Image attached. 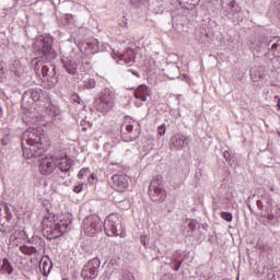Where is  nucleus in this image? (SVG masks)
<instances>
[{"label": "nucleus", "instance_id": "f257e3e1", "mask_svg": "<svg viewBox=\"0 0 280 280\" xmlns=\"http://www.w3.org/2000/svg\"><path fill=\"white\" fill-rule=\"evenodd\" d=\"M49 143L43 127H30L22 135V150L24 159L43 156Z\"/></svg>", "mask_w": 280, "mask_h": 280}, {"label": "nucleus", "instance_id": "f03ea898", "mask_svg": "<svg viewBox=\"0 0 280 280\" xmlns=\"http://www.w3.org/2000/svg\"><path fill=\"white\" fill-rule=\"evenodd\" d=\"M54 217H45L42 224L44 233L47 234V240H58L71 226V219H61L59 222H54Z\"/></svg>", "mask_w": 280, "mask_h": 280}, {"label": "nucleus", "instance_id": "7ed1b4c3", "mask_svg": "<svg viewBox=\"0 0 280 280\" xmlns=\"http://www.w3.org/2000/svg\"><path fill=\"white\" fill-rule=\"evenodd\" d=\"M35 56L42 60H56L58 52L54 49V38L50 36L39 35L34 44Z\"/></svg>", "mask_w": 280, "mask_h": 280}, {"label": "nucleus", "instance_id": "20e7f679", "mask_svg": "<svg viewBox=\"0 0 280 280\" xmlns=\"http://www.w3.org/2000/svg\"><path fill=\"white\" fill-rule=\"evenodd\" d=\"M221 14L231 23L244 21V11L235 0H221Z\"/></svg>", "mask_w": 280, "mask_h": 280}, {"label": "nucleus", "instance_id": "39448f33", "mask_svg": "<svg viewBox=\"0 0 280 280\" xmlns=\"http://www.w3.org/2000/svg\"><path fill=\"white\" fill-rule=\"evenodd\" d=\"M115 90L110 88H105L98 98H95L93 102V107L97 113H102V115H106V113H110L113 108H115Z\"/></svg>", "mask_w": 280, "mask_h": 280}, {"label": "nucleus", "instance_id": "423d86ee", "mask_svg": "<svg viewBox=\"0 0 280 280\" xmlns=\"http://www.w3.org/2000/svg\"><path fill=\"white\" fill-rule=\"evenodd\" d=\"M104 223L97 215H89L83 220V231L89 237H94L97 233H102Z\"/></svg>", "mask_w": 280, "mask_h": 280}, {"label": "nucleus", "instance_id": "0eeeda50", "mask_svg": "<svg viewBox=\"0 0 280 280\" xmlns=\"http://www.w3.org/2000/svg\"><path fill=\"white\" fill-rule=\"evenodd\" d=\"M100 266H102V260H100L97 257L89 260L81 270L82 279H97V275H100Z\"/></svg>", "mask_w": 280, "mask_h": 280}, {"label": "nucleus", "instance_id": "6e6552de", "mask_svg": "<svg viewBox=\"0 0 280 280\" xmlns=\"http://www.w3.org/2000/svg\"><path fill=\"white\" fill-rule=\"evenodd\" d=\"M40 73L43 78H46L47 82H50L52 86L58 84V74L56 72V65L51 60H46L42 66Z\"/></svg>", "mask_w": 280, "mask_h": 280}, {"label": "nucleus", "instance_id": "1a4fd4ad", "mask_svg": "<svg viewBox=\"0 0 280 280\" xmlns=\"http://www.w3.org/2000/svg\"><path fill=\"white\" fill-rule=\"evenodd\" d=\"M36 159H38L39 172L43 174V176H49V174L54 173V170H56V162L54 161V158L47 156L45 153H43Z\"/></svg>", "mask_w": 280, "mask_h": 280}, {"label": "nucleus", "instance_id": "9d476101", "mask_svg": "<svg viewBox=\"0 0 280 280\" xmlns=\"http://www.w3.org/2000/svg\"><path fill=\"white\" fill-rule=\"evenodd\" d=\"M119 218H117V215L115 214H109L104 223V231H105V235H107V237H117L119 235V233L117 232V226L119 225Z\"/></svg>", "mask_w": 280, "mask_h": 280}, {"label": "nucleus", "instance_id": "9b49d317", "mask_svg": "<svg viewBox=\"0 0 280 280\" xmlns=\"http://www.w3.org/2000/svg\"><path fill=\"white\" fill-rule=\"evenodd\" d=\"M256 207L259 211H266V213H271L272 211V195L267 191H262L260 196H258V200L256 201Z\"/></svg>", "mask_w": 280, "mask_h": 280}, {"label": "nucleus", "instance_id": "f8f14e48", "mask_svg": "<svg viewBox=\"0 0 280 280\" xmlns=\"http://www.w3.org/2000/svg\"><path fill=\"white\" fill-rule=\"evenodd\" d=\"M120 135L121 140L126 143H130V141H137V139H139V132L135 133V127L132 125H122Z\"/></svg>", "mask_w": 280, "mask_h": 280}, {"label": "nucleus", "instance_id": "ddd939ff", "mask_svg": "<svg viewBox=\"0 0 280 280\" xmlns=\"http://www.w3.org/2000/svg\"><path fill=\"white\" fill-rule=\"evenodd\" d=\"M189 143H191V137L183 135H176L171 139V148L173 150H183V148L189 147Z\"/></svg>", "mask_w": 280, "mask_h": 280}, {"label": "nucleus", "instance_id": "4468645a", "mask_svg": "<svg viewBox=\"0 0 280 280\" xmlns=\"http://www.w3.org/2000/svg\"><path fill=\"white\" fill-rule=\"evenodd\" d=\"M148 194L152 202H165L167 198V192L163 187H149Z\"/></svg>", "mask_w": 280, "mask_h": 280}, {"label": "nucleus", "instance_id": "2eb2a0df", "mask_svg": "<svg viewBox=\"0 0 280 280\" xmlns=\"http://www.w3.org/2000/svg\"><path fill=\"white\" fill-rule=\"evenodd\" d=\"M43 96V90L35 88V89H28L24 92L22 100L23 102H28L32 100V102H40V97Z\"/></svg>", "mask_w": 280, "mask_h": 280}, {"label": "nucleus", "instance_id": "dca6fc26", "mask_svg": "<svg viewBox=\"0 0 280 280\" xmlns=\"http://www.w3.org/2000/svg\"><path fill=\"white\" fill-rule=\"evenodd\" d=\"M112 182L114 187H116L117 191L124 192L126 188L129 186L128 176L126 175H113Z\"/></svg>", "mask_w": 280, "mask_h": 280}, {"label": "nucleus", "instance_id": "f3484780", "mask_svg": "<svg viewBox=\"0 0 280 280\" xmlns=\"http://www.w3.org/2000/svg\"><path fill=\"white\" fill-rule=\"evenodd\" d=\"M272 43H275V39L267 37L265 35H260L258 37V44H253L252 49H256L257 51H262V50H266V48L268 49V47H270Z\"/></svg>", "mask_w": 280, "mask_h": 280}, {"label": "nucleus", "instance_id": "a211bd4d", "mask_svg": "<svg viewBox=\"0 0 280 280\" xmlns=\"http://www.w3.org/2000/svg\"><path fill=\"white\" fill-rule=\"evenodd\" d=\"M120 62L127 65V67H132L137 62V52L132 48H127L124 55L120 57Z\"/></svg>", "mask_w": 280, "mask_h": 280}, {"label": "nucleus", "instance_id": "6ab92c4d", "mask_svg": "<svg viewBox=\"0 0 280 280\" xmlns=\"http://www.w3.org/2000/svg\"><path fill=\"white\" fill-rule=\"evenodd\" d=\"M85 49L90 51V54H98V51H104V45L100 46V40L90 38L85 42Z\"/></svg>", "mask_w": 280, "mask_h": 280}, {"label": "nucleus", "instance_id": "aec40b11", "mask_svg": "<svg viewBox=\"0 0 280 280\" xmlns=\"http://www.w3.org/2000/svg\"><path fill=\"white\" fill-rule=\"evenodd\" d=\"M63 69L70 75H75L78 73V62L71 59H63L62 60Z\"/></svg>", "mask_w": 280, "mask_h": 280}, {"label": "nucleus", "instance_id": "412c9836", "mask_svg": "<svg viewBox=\"0 0 280 280\" xmlns=\"http://www.w3.org/2000/svg\"><path fill=\"white\" fill-rule=\"evenodd\" d=\"M148 95H150V92L148 91V88L143 84L138 86L135 91L136 100H140L141 102H148Z\"/></svg>", "mask_w": 280, "mask_h": 280}, {"label": "nucleus", "instance_id": "4be33fe9", "mask_svg": "<svg viewBox=\"0 0 280 280\" xmlns=\"http://www.w3.org/2000/svg\"><path fill=\"white\" fill-rule=\"evenodd\" d=\"M12 130L8 127H1L0 128V137H2L0 139V143H2V145H8L10 143V141H12Z\"/></svg>", "mask_w": 280, "mask_h": 280}, {"label": "nucleus", "instance_id": "5701e85b", "mask_svg": "<svg viewBox=\"0 0 280 280\" xmlns=\"http://www.w3.org/2000/svg\"><path fill=\"white\" fill-rule=\"evenodd\" d=\"M0 272L2 275H12L14 272V267L12 266V262H10V259L3 258L2 265H0Z\"/></svg>", "mask_w": 280, "mask_h": 280}, {"label": "nucleus", "instance_id": "b1692460", "mask_svg": "<svg viewBox=\"0 0 280 280\" xmlns=\"http://www.w3.org/2000/svg\"><path fill=\"white\" fill-rule=\"evenodd\" d=\"M185 259H180L178 256L173 255L171 258L170 267L174 272H178L180 270V266H183Z\"/></svg>", "mask_w": 280, "mask_h": 280}, {"label": "nucleus", "instance_id": "393cba45", "mask_svg": "<svg viewBox=\"0 0 280 280\" xmlns=\"http://www.w3.org/2000/svg\"><path fill=\"white\" fill-rule=\"evenodd\" d=\"M270 51L272 56H275L276 58L280 57V38L277 39L276 42H272L271 47L267 48V54H270Z\"/></svg>", "mask_w": 280, "mask_h": 280}, {"label": "nucleus", "instance_id": "a878e982", "mask_svg": "<svg viewBox=\"0 0 280 280\" xmlns=\"http://www.w3.org/2000/svg\"><path fill=\"white\" fill-rule=\"evenodd\" d=\"M178 75H179L178 66L173 65L166 69V77L168 80H176Z\"/></svg>", "mask_w": 280, "mask_h": 280}, {"label": "nucleus", "instance_id": "bb28decb", "mask_svg": "<svg viewBox=\"0 0 280 280\" xmlns=\"http://www.w3.org/2000/svg\"><path fill=\"white\" fill-rule=\"evenodd\" d=\"M46 60H43L42 58H34L32 60V65L34 66V71L37 75L40 74V70L43 69V65H45Z\"/></svg>", "mask_w": 280, "mask_h": 280}, {"label": "nucleus", "instance_id": "cd10ccee", "mask_svg": "<svg viewBox=\"0 0 280 280\" xmlns=\"http://www.w3.org/2000/svg\"><path fill=\"white\" fill-rule=\"evenodd\" d=\"M58 170L63 173L69 172L71 170V160L62 159L58 165Z\"/></svg>", "mask_w": 280, "mask_h": 280}, {"label": "nucleus", "instance_id": "c85d7f7f", "mask_svg": "<svg viewBox=\"0 0 280 280\" xmlns=\"http://www.w3.org/2000/svg\"><path fill=\"white\" fill-rule=\"evenodd\" d=\"M20 250L21 253H23V255H28V256L36 255V253H38V249H36V247L27 246V245L20 247Z\"/></svg>", "mask_w": 280, "mask_h": 280}, {"label": "nucleus", "instance_id": "c756f323", "mask_svg": "<svg viewBox=\"0 0 280 280\" xmlns=\"http://www.w3.org/2000/svg\"><path fill=\"white\" fill-rule=\"evenodd\" d=\"M97 82H95V79H85L83 81V89H86L88 91H91V89H95Z\"/></svg>", "mask_w": 280, "mask_h": 280}, {"label": "nucleus", "instance_id": "7c9ffc66", "mask_svg": "<svg viewBox=\"0 0 280 280\" xmlns=\"http://www.w3.org/2000/svg\"><path fill=\"white\" fill-rule=\"evenodd\" d=\"M161 185H163V176L156 175L152 178L149 187L156 188V187H161Z\"/></svg>", "mask_w": 280, "mask_h": 280}, {"label": "nucleus", "instance_id": "2f4dec72", "mask_svg": "<svg viewBox=\"0 0 280 280\" xmlns=\"http://www.w3.org/2000/svg\"><path fill=\"white\" fill-rule=\"evenodd\" d=\"M39 268L43 271L44 277H47L49 272H51L52 266L49 265L48 261H44Z\"/></svg>", "mask_w": 280, "mask_h": 280}, {"label": "nucleus", "instance_id": "473e14b6", "mask_svg": "<svg viewBox=\"0 0 280 280\" xmlns=\"http://www.w3.org/2000/svg\"><path fill=\"white\" fill-rule=\"evenodd\" d=\"M198 222L194 219L188 220V233H194V231H196V229H198Z\"/></svg>", "mask_w": 280, "mask_h": 280}, {"label": "nucleus", "instance_id": "72a5a7b5", "mask_svg": "<svg viewBox=\"0 0 280 280\" xmlns=\"http://www.w3.org/2000/svg\"><path fill=\"white\" fill-rule=\"evenodd\" d=\"M80 126H81L82 132H86V130H90V128H92L93 124H91V121L83 119L81 120Z\"/></svg>", "mask_w": 280, "mask_h": 280}, {"label": "nucleus", "instance_id": "f704fd0d", "mask_svg": "<svg viewBox=\"0 0 280 280\" xmlns=\"http://www.w3.org/2000/svg\"><path fill=\"white\" fill-rule=\"evenodd\" d=\"M221 218H222V220H225V222H233V213H231V212L222 211Z\"/></svg>", "mask_w": 280, "mask_h": 280}, {"label": "nucleus", "instance_id": "c9c22d12", "mask_svg": "<svg viewBox=\"0 0 280 280\" xmlns=\"http://www.w3.org/2000/svg\"><path fill=\"white\" fill-rule=\"evenodd\" d=\"M140 243L144 248H148L150 246V236L148 235H141L140 236Z\"/></svg>", "mask_w": 280, "mask_h": 280}, {"label": "nucleus", "instance_id": "e433bc0d", "mask_svg": "<svg viewBox=\"0 0 280 280\" xmlns=\"http://www.w3.org/2000/svg\"><path fill=\"white\" fill-rule=\"evenodd\" d=\"M121 280H135V275L130 271H122Z\"/></svg>", "mask_w": 280, "mask_h": 280}, {"label": "nucleus", "instance_id": "4c0bfd02", "mask_svg": "<svg viewBox=\"0 0 280 280\" xmlns=\"http://www.w3.org/2000/svg\"><path fill=\"white\" fill-rule=\"evenodd\" d=\"M86 174H89V167L81 168L78 174V178H80V180H82V178H84L86 176Z\"/></svg>", "mask_w": 280, "mask_h": 280}, {"label": "nucleus", "instance_id": "58836bf2", "mask_svg": "<svg viewBox=\"0 0 280 280\" xmlns=\"http://www.w3.org/2000/svg\"><path fill=\"white\" fill-rule=\"evenodd\" d=\"M165 131H166L165 125H161L160 127H158V135H160V137L165 136Z\"/></svg>", "mask_w": 280, "mask_h": 280}, {"label": "nucleus", "instance_id": "ea45409f", "mask_svg": "<svg viewBox=\"0 0 280 280\" xmlns=\"http://www.w3.org/2000/svg\"><path fill=\"white\" fill-rule=\"evenodd\" d=\"M84 188V184H79L74 186L73 191L74 194H82V189Z\"/></svg>", "mask_w": 280, "mask_h": 280}, {"label": "nucleus", "instance_id": "a19ab883", "mask_svg": "<svg viewBox=\"0 0 280 280\" xmlns=\"http://www.w3.org/2000/svg\"><path fill=\"white\" fill-rule=\"evenodd\" d=\"M223 156H224L225 161H231V151L225 150L223 152Z\"/></svg>", "mask_w": 280, "mask_h": 280}, {"label": "nucleus", "instance_id": "79ce46f5", "mask_svg": "<svg viewBox=\"0 0 280 280\" xmlns=\"http://www.w3.org/2000/svg\"><path fill=\"white\" fill-rule=\"evenodd\" d=\"M267 220L272 222V220H275V214H272V212H267Z\"/></svg>", "mask_w": 280, "mask_h": 280}, {"label": "nucleus", "instance_id": "37998d69", "mask_svg": "<svg viewBox=\"0 0 280 280\" xmlns=\"http://www.w3.org/2000/svg\"><path fill=\"white\" fill-rule=\"evenodd\" d=\"M5 220H7V222H12V212H8L5 214Z\"/></svg>", "mask_w": 280, "mask_h": 280}, {"label": "nucleus", "instance_id": "c03bdc74", "mask_svg": "<svg viewBox=\"0 0 280 280\" xmlns=\"http://www.w3.org/2000/svg\"><path fill=\"white\" fill-rule=\"evenodd\" d=\"M132 75H136V78H141V74H139V72L135 71V70H129Z\"/></svg>", "mask_w": 280, "mask_h": 280}, {"label": "nucleus", "instance_id": "a18cd8bd", "mask_svg": "<svg viewBox=\"0 0 280 280\" xmlns=\"http://www.w3.org/2000/svg\"><path fill=\"white\" fill-rule=\"evenodd\" d=\"M161 280H172L171 276L164 275Z\"/></svg>", "mask_w": 280, "mask_h": 280}, {"label": "nucleus", "instance_id": "49530a36", "mask_svg": "<svg viewBox=\"0 0 280 280\" xmlns=\"http://www.w3.org/2000/svg\"><path fill=\"white\" fill-rule=\"evenodd\" d=\"M247 207H248L250 213H255V210L253 209V206H250V205L248 203V201H247Z\"/></svg>", "mask_w": 280, "mask_h": 280}, {"label": "nucleus", "instance_id": "de8ad7c7", "mask_svg": "<svg viewBox=\"0 0 280 280\" xmlns=\"http://www.w3.org/2000/svg\"><path fill=\"white\" fill-rule=\"evenodd\" d=\"M276 277H277V275H275V273H272L271 277H270V275H268V278H269L270 280H277Z\"/></svg>", "mask_w": 280, "mask_h": 280}, {"label": "nucleus", "instance_id": "09e8293b", "mask_svg": "<svg viewBox=\"0 0 280 280\" xmlns=\"http://www.w3.org/2000/svg\"><path fill=\"white\" fill-rule=\"evenodd\" d=\"M4 211H5V214L11 213V211H10V207L4 206Z\"/></svg>", "mask_w": 280, "mask_h": 280}, {"label": "nucleus", "instance_id": "8fccbe9b", "mask_svg": "<svg viewBox=\"0 0 280 280\" xmlns=\"http://www.w3.org/2000/svg\"><path fill=\"white\" fill-rule=\"evenodd\" d=\"M74 102H78L79 104L82 102V98H80V96H77V98L74 100Z\"/></svg>", "mask_w": 280, "mask_h": 280}, {"label": "nucleus", "instance_id": "3c124183", "mask_svg": "<svg viewBox=\"0 0 280 280\" xmlns=\"http://www.w3.org/2000/svg\"><path fill=\"white\" fill-rule=\"evenodd\" d=\"M0 117H3V107L0 105Z\"/></svg>", "mask_w": 280, "mask_h": 280}, {"label": "nucleus", "instance_id": "603ef678", "mask_svg": "<svg viewBox=\"0 0 280 280\" xmlns=\"http://www.w3.org/2000/svg\"><path fill=\"white\" fill-rule=\"evenodd\" d=\"M122 27H128V22H122Z\"/></svg>", "mask_w": 280, "mask_h": 280}, {"label": "nucleus", "instance_id": "864d4df0", "mask_svg": "<svg viewBox=\"0 0 280 280\" xmlns=\"http://www.w3.org/2000/svg\"><path fill=\"white\" fill-rule=\"evenodd\" d=\"M252 198H255V195L249 196L247 200H250Z\"/></svg>", "mask_w": 280, "mask_h": 280}, {"label": "nucleus", "instance_id": "5fc2aeb1", "mask_svg": "<svg viewBox=\"0 0 280 280\" xmlns=\"http://www.w3.org/2000/svg\"><path fill=\"white\" fill-rule=\"evenodd\" d=\"M131 5H135V0H131Z\"/></svg>", "mask_w": 280, "mask_h": 280}, {"label": "nucleus", "instance_id": "6e6d98bb", "mask_svg": "<svg viewBox=\"0 0 280 280\" xmlns=\"http://www.w3.org/2000/svg\"><path fill=\"white\" fill-rule=\"evenodd\" d=\"M91 178H95V175L91 174Z\"/></svg>", "mask_w": 280, "mask_h": 280}, {"label": "nucleus", "instance_id": "4d7b16f0", "mask_svg": "<svg viewBox=\"0 0 280 280\" xmlns=\"http://www.w3.org/2000/svg\"><path fill=\"white\" fill-rule=\"evenodd\" d=\"M11 71H14L16 73V70L11 69Z\"/></svg>", "mask_w": 280, "mask_h": 280}]
</instances>
